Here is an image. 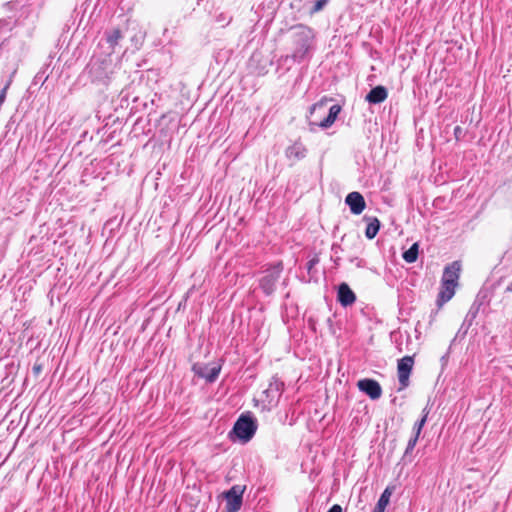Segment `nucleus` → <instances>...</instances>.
I'll return each mask as SVG.
<instances>
[{
  "label": "nucleus",
  "mask_w": 512,
  "mask_h": 512,
  "mask_svg": "<svg viewBox=\"0 0 512 512\" xmlns=\"http://www.w3.org/2000/svg\"><path fill=\"white\" fill-rule=\"evenodd\" d=\"M418 438H419V436L413 435L409 439V441L407 443V447H406L404 455H403L404 459H407L409 456H411V454H412V452H413V450H414V448H415V446L417 444Z\"/></svg>",
  "instance_id": "nucleus-23"
},
{
  "label": "nucleus",
  "mask_w": 512,
  "mask_h": 512,
  "mask_svg": "<svg viewBox=\"0 0 512 512\" xmlns=\"http://www.w3.org/2000/svg\"><path fill=\"white\" fill-rule=\"evenodd\" d=\"M318 263H319L318 257H313L312 259H310L306 265L308 272H311V270L314 268V266L317 265Z\"/></svg>",
  "instance_id": "nucleus-29"
},
{
  "label": "nucleus",
  "mask_w": 512,
  "mask_h": 512,
  "mask_svg": "<svg viewBox=\"0 0 512 512\" xmlns=\"http://www.w3.org/2000/svg\"><path fill=\"white\" fill-rule=\"evenodd\" d=\"M385 508H386V506L380 505L379 503H376V505H375V507L373 509V512H384Z\"/></svg>",
  "instance_id": "nucleus-31"
},
{
  "label": "nucleus",
  "mask_w": 512,
  "mask_h": 512,
  "mask_svg": "<svg viewBox=\"0 0 512 512\" xmlns=\"http://www.w3.org/2000/svg\"><path fill=\"white\" fill-rule=\"evenodd\" d=\"M215 20L221 27H225L230 22L231 16L225 12H220L218 15H216Z\"/></svg>",
  "instance_id": "nucleus-24"
},
{
  "label": "nucleus",
  "mask_w": 512,
  "mask_h": 512,
  "mask_svg": "<svg viewBox=\"0 0 512 512\" xmlns=\"http://www.w3.org/2000/svg\"><path fill=\"white\" fill-rule=\"evenodd\" d=\"M357 387L361 392L368 395L372 400H377L382 395V388L380 384L374 379L365 378L359 380Z\"/></svg>",
  "instance_id": "nucleus-8"
},
{
  "label": "nucleus",
  "mask_w": 512,
  "mask_h": 512,
  "mask_svg": "<svg viewBox=\"0 0 512 512\" xmlns=\"http://www.w3.org/2000/svg\"><path fill=\"white\" fill-rule=\"evenodd\" d=\"M414 365L413 356H404L400 360H398L397 364V374L398 380L400 384V390L405 389L409 385V377L412 372Z\"/></svg>",
  "instance_id": "nucleus-5"
},
{
  "label": "nucleus",
  "mask_w": 512,
  "mask_h": 512,
  "mask_svg": "<svg viewBox=\"0 0 512 512\" xmlns=\"http://www.w3.org/2000/svg\"><path fill=\"white\" fill-rule=\"evenodd\" d=\"M428 414H429V410L426 407V408L423 409V416H422V418L414 424V427H413L414 435H417V436L420 435V433L422 431V428H423V426L425 425V423L427 421Z\"/></svg>",
  "instance_id": "nucleus-22"
},
{
  "label": "nucleus",
  "mask_w": 512,
  "mask_h": 512,
  "mask_svg": "<svg viewBox=\"0 0 512 512\" xmlns=\"http://www.w3.org/2000/svg\"><path fill=\"white\" fill-rule=\"evenodd\" d=\"M282 272L283 264L281 262L271 265L262 272V276L259 278V287L266 296L275 292Z\"/></svg>",
  "instance_id": "nucleus-4"
},
{
  "label": "nucleus",
  "mask_w": 512,
  "mask_h": 512,
  "mask_svg": "<svg viewBox=\"0 0 512 512\" xmlns=\"http://www.w3.org/2000/svg\"><path fill=\"white\" fill-rule=\"evenodd\" d=\"M387 96V89L382 85H378L370 90L365 99L370 104H380L386 100Z\"/></svg>",
  "instance_id": "nucleus-14"
},
{
  "label": "nucleus",
  "mask_w": 512,
  "mask_h": 512,
  "mask_svg": "<svg viewBox=\"0 0 512 512\" xmlns=\"http://www.w3.org/2000/svg\"><path fill=\"white\" fill-rule=\"evenodd\" d=\"M461 264L459 261H454L451 264L447 265L443 271L442 283L450 284V285H458V280L460 277Z\"/></svg>",
  "instance_id": "nucleus-9"
},
{
  "label": "nucleus",
  "mask_w": 512,
  "mask_h": 512,
  "mask_svg": "<svg viewBox=\"0 0 512 512\" xmlns=\"http://www.w3.org/2000/svg\"><path fill=\"white\" fill-rule=\"evenodd\" d=\"M253 72H255L257 75H264L267 73V70L265 69V67H262L260 69H253Z\"/></svg>",
  "instance_id": "nucleus-33"
},
{
  "label": "nucleus",
  "mask_w": 512,
  "mask_h": 512,
  "mask_svg": "<svg viewBox=\"0 0 512 512\" xmlns=\"http://www.w3.org/2000/svg\"><path fill=\"white\" fill-rule=\"evenodd\" d=\"M226 512H238L243 502V489L235 485L225 492Z\"/></svg>",
  "instance_id": "nucleus-6"
},
{
  "label": "nucleus",
  "mask_w": 512,
  "mask_h": 512,
  "mask_svg": "<svg viewBox=\"0 0 512 512\" xmlns=\"http://www.w3.org/2000/svg\"><path fill=\"white\" fill-rule=\"evenodd\" d=\"M337 300L343 307H348L356 301V295L348 284L341 283L337 291Z\"/></svg>",
  "instance_id": "nucleus-12"
},
{
  "label": "nucleus",
  "mask_w": 512,
  "mask_h": 512,
  "mask_svg": "<svg viewBox=\"0 0 512 512\" xmlns=\"http://www.w3.org/2000/svg\"><path fill=\"white\" fill-rule=\"evenodd\" d=\"M327 512H342V507L338 504H334Z\"/></svg>",
  "instance_id": "nucleus-32"
},
{
  "label": "nucleus",
  "mask_w": 512,
  "mask_h": 512,
  "mask_svg": "<svg viewBox=\"0 0 512 512\" xmlns=\"http://www.w3.org/2000/svg\"><path fill=\"white\" fill-rule=\"evenodd\" d=\"M456 287V285H450L441 282V289L436 301L438 307L443 306L454 296Z\"/></svg>",
  "instance_id": "nucleus-15"
},
{
  "label": "nucleus",
  "mask_w": 512,
  "mask_h": 512,
  "mask_svg": "<svg viewBox=\"0 0 512 512\" xmlns=\"http://www.w3.org/2000/svg\"><path fill=\"white\" fill-rule=\"evenodd\" d=\"M145 33L138 30L130 37L131 49L133 51L139 50L144 42Z\"/></svg>",
  "instance_id": "nucleus-18"
},
{
  "label": "nucleus",
  "mask_w": 512,
  "mask_h": 512,
  "mask_svg": "<svg viewBox=\"0 0 512 512\" xmlns=\"http://www.w3.org/2000/svg\"><path fill=\"white\" fill-rule=\"evenodd\" d=\"M345 202L349 206L350 211L355 215L361 214L366 206L364 197L356 191L349 193L346 196Z\"/></svg>",
  "instance_id": "nucleus-10"
},
{
  "label": "nucleus",
  "mask_w": 512,
  "mask_h": 512,
  "mask_svg": "<svg viewBox=\"0 0 512 512\" xmlns=\"http://www.w3.org/2000/svg\"><path fill=\"white\" fill-rule=\"evenodd\" d=\"M290 31L294 46L292 58L294 61L300 62L312 47L315 34L311 28L305 25L294 26Z\"/></svg>",
  "instance_id": "nucleus-2"
},
{
  "label": "nucleus",
  "mask_w": 512,
  "mask_h": 512,
  "mask_svg": "<svg viewBox=\"0 0 512 512\" xmlns=\"http://www.w3.org/2000/svg\"><path fill=\"white\" fill-rule=\"evenodd\" d=\"M330 102V99L324 97L320 101L316 102L310 107V114L313 116L315 113H320L324 111L327 107V104Z\"/></svg>",
  "instance_id": "nucleus-21"
},
{
  "label": "nucleus",
  "mask_w": 512,
  "mask_h": 512,
  "mask_svg": "<svg viewBox=\"0 0 512 512\" xmlns=\"http://www.w3.org/2000/svg\"><path fill=\"white\" fill-rule=\"evenodd\" d=\"M506 292H512V282L506 287Z\"/></svg>",
  "instance_id": "nucleus-35"
},
{
  "label": "nucleus",
  "mask_w": 512,
  "mask_h": 512,
  "mask_svg": "<svg viewBox=\"0 0 512 512\" xmlns=\"http://www.w3.org/2000/svg\"><path fill=\"white\" fill-rule=\"evenodd\" d=\"M257 57H258V55H256V54H253L251 56L250 61H249L250 68H252L253 67V63L257 61Z\"/></svg>",
  "instance_id": "nucleus-34"
},
{
  "label": "nucleus",
  "mask_w": 512,
  "mask_h": 512,
  "mask_svg": "<svg viewBox=\"0 0 512 512\" xmlns=\"http://www.w3.org/2000/svg\"><path fill=\"white\" fill-rule=\"evenodd\" d=\"M11 29L10 22L6 19L0 20V33L3 31H9Z\"/></svg>",
  "instance_id": "nucleus-28"
},
{
  "label": "nucleus",
  "mask_w": 512,
  "mask_h": 512,
  "mask_svg": "<svg viewBox=\"0 0 512 512\" xmlns=\"http://www.w3.org/2000/svg\"><path fill=\"white\" fill-rule=\"evenodd\" d=\"M284 388V383L277 376H273L270 380L268 388L265 390L267 397H280Z\"/></svg>",
  "instance_id": "nucleus-16"
},
{
  "label": "nucleus",
  "mask_w": 512,
  "mask_h": 512,
  "mask_svg": "<svg viewBox=\"0 0 512 512\" xmlns=\"http://www.w3.org/2000/svg\"><path fill=\"white\" fill-rule=\"evenodd\" d=\"M357 266L362 267L363 266V260L357 259Z\"/></svg>",
  "instance_id": "nucleus-36"
},
{
  "label": "nucleus",
  "mask_w": 512,
  "mask_h": 512,
  "mask_svg": "<svg viewBox=\"0 0 512 512\" xmlns=\"http://www.w3.org/2000/svg\"><path fill=\"white\" fill-rule=\"evenodd\" d=\"M385 508H386V506L380 505L379 503H376V505H375V507L373 509V512H384Z\"/></svg>",
  "instance_id": "nucleus-30"
},
{
  "label": "nucleus",
  "mask_w": 512,
  "mask_h": 512,
  "mask_svg": "<svg viewBox=\"0 0 512 512\" xmlns=\"http://www.w3.org/2000/svg\"><path fill=\"white\" fill-rule=\"evenodd\" d=\"M16 72H17V69H16V68H14V69L11 71V73H10V75H9L8 79H6V82H5V84H4V87L1 89V90H5V94H7V91H8V89H9L10 85H11V84H12V82H13V78H14V76H15Z\"/></svg>",
  "instance_id": "nucleus-26"
},
{
  "label": "nucleus",
  "mask_w": 512,
  "mask_h": 512,
  "mask_svg": "<svg viewBox=\"0 0 512 512\" xmlns=\"http://www.w3.org/2000/svg\"><path fill=\"white\" fill-rule=\"evenodd\" d=\"M115 72V65L109 58H93L85 69V74L91 83L107 86Z\"/></svg>",
  "instance_id": "nucleus-1"
},
{
  "label": "nucleus",
  "mask_w": 512,
  "mask_h": 512,
  "mask_svg": "<svg viewBox=\"0 0 512 512\" xmlns=\"http://www.w3.org/2000/svg\"><path fill=\"white\" fill-rule=\"evenodd\" d=\"M341 112V106L338 104H334L329 108L328 115L323 118L320 122L315 123L318 127L322 129H327L331 127L335 120L337 119L339 113ZM314 122H310V125H313Z\"/></svg>",
  "instance_id": "nucleus-13"
},
{
  "label": "nucleus",
  "mask_w": 512,
  "mask_h": 512,
  "mask_svg": "<svg viewBox=\"0 0 512 512\" xmlns=\"http://www.w3.org/2000/svg\"><path fill=\"white\" fill-rule=\"evenodd\" d=\"M327 2H315V5L313 6V8L310 10V14H314L316 12H319L321 11L324 6L326 5Z\"/></svg>",
  "instance_id": "nucleus-27"
},
{
  "label": "nucleus",
  "mask_w": 512,
  "mask_h": 512,
  "mask_svg": "<svg viewBox=\"0 0 512 512\" xmlns=\"http://www.w3.org/2000/svg\"><path fill=\"white\" fill-rule=\"evenodd\" d=\"M419 246L418 243L412 244V246L406 250L402 257L407 263H414L418 257Z\"/></svg>",
  "instance_id": "nucleus-19"
},
{
  "label": "nucleus",
  "mask_w": 512,
  "mask_h": 512,
  "mask_svg": "<svg viewBox=\"0 0 512 512\" xmlns=\"http://www.w3.org/2000/svg\"><path fill=\"white\" fill-rule=\"evenodd\" d=\"M206 371L198 373L200 377L205 378L208 382H214L221 371V367H212L210 369H205Z\"/></svg>",
  "instance_id": "nucleus-20"
},
{
  "label": "nucleus",
  "mask_w": 512,
  "mask_h": 512,
  "mask_svg": "<svg viewBox=\"0 0 512 512\" xmlns=\"http://www.w3.org/2000/svg\"><path fill=\"white\" fill-rule=\"evenodd\" d=\"M379 229H380V221L377 218H372L366 227L365 236L368 239H373L379 232Z\"/></svg>",
  "instance_id": "nucleus-17"
},
{
  "label": "nucleus",
  "mask_w": 512,
  "mask_h": 512,
  "mask_svg": "<svg viewBox=\"0 0 512 512\" xmlns=\"http://www.w3.org/2000/svg\"><path fill=\"white\" fill-rule=\"evenodd\" d=\"M124 38V31L121 28H111L104 32L102 42L106 44L108 54L114 53Z\"/></svg>",
  "instance_id": "nucleus-7"
},
{
  "label": "nucleus",
  "mask_w": 512,
  "mask_h": 512,
  "mask_svg": "<svg viewBox=\"0 0 512 512\" xmlns=\"http://www.w3.org/2000/svg\"><path fill=\"white\" fill-rule=\"evenodd\" d=\"M257 430V421L250 414H242L235 422L232 432L237 439L246 443L252 439Z\"/></svg>",
  "instance_id": "nucleus-3"
},
{
  "label": "nucleus",
  "mask_w": 512,
  "mask_h": 512,
  "mask_svg": "<svg viewBox=\"0 0 512 512\" xmlns=\"http://www.w3.org/2000/svg\"><path fill=\"white\" fill-rule=\"evenodd\" d=\"M285 155L287 159L294 163L306 157L307 148L304 146L303 143L297 141L286 148Z\"/></svg>",
  "instance_id": "nucleus-11"
},
{
  "label": "nucleus",
  "mask_w": 512,
  "mask_h": 512,
  "mask_svg": "<svg viewBox=\"0 0 512 512\" xmlns=\"http://www.w3.org/2000/svg\"><path fill=\"white\" fill-rule=\"evenodd\" d=\"M391 491L389 488H386L383 493L381 494L380 498L378 499L377 503L380 505L387 506L390 500Z\"/></svg>",
  "instance_id": "nucleus-25"
}]
</instances>
